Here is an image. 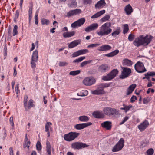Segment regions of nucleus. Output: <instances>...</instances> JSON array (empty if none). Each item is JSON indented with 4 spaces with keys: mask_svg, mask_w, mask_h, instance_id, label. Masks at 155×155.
Returning a JSON list of instances; mask_svg holds the SVG:
<instances>
[{
    "mask_svg": "<svg viewBox=\"0 0 155 155\" xmlns=\"http://www.w3.org/2000/svg\"><path fill=\"white\" fill-rule=\"evenodd\" d=\"M152 39L151 36L147 35L144 36L143 35H141L135 39L133 42V44L137 47L142 45L146 46L150 43Z\"/></svg>",
    "mask_w": 155,
    "mask_h": 155,
    "instance_id": "1",
    "label": "nucleus"
},
{
    "mask_svg": "<svg viewBox=\"0 0 155 155\" xmlns=\"http://www.w3.org/2000/svg\"><path fill=\"white\" fill-rule=\"evenodd\" d=\"M111 25L110 22L104 24L100 27L99 30L96 32V33L101 37L110 34L112 31V29L110 28Z\"/></svg>",
    "mask_w": 155,
    "mask_h": 155,
    "instance_id": "2",
    "label": "nucleus"
},
{
    "mask_svg": "<svg viewBox=\"0 0 155 155\" xmlns=\"http://www.w3.org/2000/svg\"><path fill=\"white\" fill-rule=\"evenodd\" d=\"M80 134L79 133L71 132L65 134L64 136V138L66 141L70 142L74 140L78 137Z\"/></svg>",
    "mask_w": 155,
    "mask_h": 155,
    "instance_id": "3",
    "label": "nucleus"
},
{
    "mask_svg": "<svg viewBox=\"0 0 155 155\" xmlns=\"http://www.w3.org/2000/svg\"><path fill=\"white\" fill-rule=\"evenodd\" d=\"M103 111L104 114L109 116H114L119 113L118 111L117 110L110 107H104Z\"/></svg>",
    "mask_w": 155,
    "mask_h": 155,
    "instance_id": "4",
    "label": "nucleus"
},
{
    "mask_svg": "<svg viewBox=\"0 0 155 155\" xmlns=\"http://www.w3.org/2000/svg\"><path fill=\"white\" fill-rule=\"evenodd\" d=\"M106 84H101L98 86L97 89L94 91H92L91 93L93 94L100 95L104 94L105 93L103 89L104 88L108 87Z\"/></svg>",
    "mask_w": 155,
    "mask_h": 155,
    "instance_id": "5",
    "label": "nucleus"
},
{
    "mask_svg": "<svg viewBox=\"0 0 155 155\" xmlns=\"http://www.w3.org/2000/svg\"><path fill=\"white\" fill-rule=\"evenodd\" d=\"M118 73L117 69H114L107 75L103 76L102 79L104 81H110L115 77Z\"/></svg>",
    "mask_w": 155,
    "mask_h": 155,
    "instance_id": "6",
    "label": "nucleus"
},
{
    "mask_svg": "<svg viewBox=\"0 0 155 155\" xmlns=\"http://www.w3.org/2000/svg\"><path fill=\"white\" fill-rule=\"evenodd\" d=\"M124 140L123 138H121L118 143L113 147L112 149L113 152H117L122 149L124 146Z\"/></svg>",
    "mask_w": 155,
    "mask_h": 155,
    "instance_id": "7",
    "label": "nucleus"
},
{
    "mask_svg": "<svg viewBox=\"0 0 155 155\" xmlns=\"http://www.w3.org/2000/svg\"><path fill=\"white\" fill-rule=\"evenodd\" d=\"M134 68L136 71L139 73H143L146 71L143 63L139 61L135 65Z\"/></svg>",
    "mask_w": 155,
    "mask_h": 155,
    "instance_id": "8",
    "label": "nucleus"
},
{
    "mask_svg": "<svg viewBox=\"0 0 155 155\" xmlns=\"http://www.w3.org/2000/svg\"><path fill=\"white\" fill-rule=\"evenodd\" d=\"M96 80L94 78L92 77H88L86 78L83 81V84L86 86H91L94 84Z\"/></svg>",
    "mask_w": 155,
    "mask_h": 155,
    "instance_id": "9",
    "label": "nucleus"
},
{
    "mask_svg": "<svg viewBox=\"0 0 155 155\" xmlns=\"http://www.w3.org/2000/svg\"><path fill=\"white\" fill-rule=\"evenodd\" d=\"M28 98V97L27 95H25L23 101L24 106L26 110H27L28 107L29 109L34 106V105L33 104V101L32 99H30L29 100L28 106H27Z\"/></svg>",
    "mask_w": 155,
    "mask_h": 155,
    "instance_id": "10",
    "label": "nucleus"
},
{
    "mask_svg": "<svg viewBox=\"0 0 155 155\" xmlns=\"http://www.w3.org/2000/svg\"><path fill=\"white\" fill-rule=\"evenodd\" d=\"M88 145L82 142H76L72 143L71 146L74 149H80L88 147Z\"/></svg>",
    "mask_w": 155,
    "mask_h": 155,
    "instance_id": "11",
    "label": "nucleus"
},
{
    "mask_svg": "<svg viewBox=\"0 0 155 155\" xmlns=\"http://www.w3.org/2000/svg\"><path fill=\"white\" fill-rule=\"evenodd\" d=\"M85 19L84 18H81L75 21L71 24V27L73 28L80 27L85 22Z\"/></svg>",
    "mask_w": 155,
    "mask_h": 155,
    "instance_id": "12",
    "label": "nucleus"
},
{
    "mask_svg": "<svg viewBox=\"0 0 155 155\" xmlns=\"http://www.w3.org/2000/svg\"><path fill=\"white\" fill-rule=\"evenodd\" d=\"M52 123L50 122H47L45 126V131L47 132V137H49L50 136V133L53 132V129L51 126Z\"/></svg>",
    "mask_w": 155,
    "mask_h": 155,
    "instance_id": "13",
    "label": "nucleus"
},
{
    "mask_svg": "<svg viewBox=\"0 0 155 155\" xmlns=\"http://www.w3.org/2000/svg\"><path fill=\"white\" fill-rule=\"evenodd\" d=\"M92 123L91 122L77 124L74 126V128L78 130L83 129L91 125Z\"/></svg>",
    "mask_w": 155,
    "mask_h": 155,
    "instance_id": "14",
    "label": "nucleus"
},
{
    "mask_svg": "<svg viewBox=\"0 0 155 155\" xmlns=\"http://www.w3.org/2000/svg\"><path fill=\"white\" fill-rule=\"evenodd\" d=\"M131 73V70L129 68H123L122 72L120 78L124 79L128 77L129 74Z\"/></svg>",
    "mask_w": 155,
    "mask_h": 155,
    "instance_id": "15",
    "label": "nucleus"
},
{
    "mask_svg": "<svg viewBox=\"0 0 155 155\" xmlns=\"http://www.w3.org/2000/svg\"><path fill=\"white\" fill-rule=\"evenodd\" d=\"M149 125L148 121L147 120H145L138 125L137 127L140 131H143L148 127Z\"/></svg>",
    "mask_w": 155,
    "mask_h": 155,
    "instance_id": "16",
    "label": "nucleus"
},
{
    "mask_svg": "<svg viewBox=\"0 0 155 155\" xmlns=\"http://www.w3.org/2000/svg\"><path fill=\"white\" fill-rule=\"evenodd\" d=\"M81 12V10L80 9H77L71 10L68 12L66 15L67 17H70L72 16L79 14Z\"/></svg>",
    "mask_w": 155,
    "mask_h": 155,
    "instance_id": "17",
    "label": "nucleus"
},
{
    "mask_svg": "<svg viewBox=\"0 0 155 155\" xmlns=\"http://www.w3.org/2000/svg\"><path fill=\"white\" fill-rule=\"evenodd\" d=\"M109 68V67L107 64H104L100 65L98 68V70L101 72L104 73L108 71Z\"/></svg>",
    "mask_w": 155,
    "mask_h": 155,
    "instance_id": "18",
    "label": "nucleus"
},
{
    "mask_svg": "<svg viewBox=\"0 0 155 155\" xmlns=\"http://www.w3.org/2000/svg\"><path fill=\"white\" fill-rule=\"evenodd\" d=\"M101 126L107 130H110L112 127V123L110 121H105L101 124Z\"/></svg>",
    "mask_w": 155,
    "mask_h": 155,
    "instance_id": "19",
    "label": "nucleus"
},
{
    "mask_svg": "<svg viewBox=\"0 0 155 155\" xmlns=\"http://www.w3.org/2000/svg\"><path fill=\"white\" fill-rule=\"evenodd\" d=\"M111 47L107 45H103L97 48V50L99 51H106L111 49Z\"/></svg>",
    "mask_w": 155,
    "mask_h": 155,
    "instance_id": "20",
    "label": "nucleus"
},
{
    "mask_svg": "<svg viewBox=\"0 0 155 155\" xmlns=\"http://www.w3.org/2000/svg\"><path fill=\"white\" fill-rule=\"evenodd\" d=\"M106 4L104 0H100L95 5V6L96 8L101 9L105 6Z\"/></svg>",
    "mask_w": 155,
    "mask_h": 155,
    "instance_id": "21",
    "label": "nucleus"
},
{
    "mask_svg": "<svg viewBox=\"0 0 155 155\" xmlns=\"http://www.w3.org/2000/svg\"><path fill=\"white\" fill-rule=\"evenodd\" d=\"M92 115L97 118H102L104 117V115L103 113L97 111L93 112L92 113Z\"/></svg>",
    "mask_w": 155,
    "mask_h": 155,
    "instance_id": "22",
    "label": "nucleus"
},
{
    "mask_svg": "<svg viewBox=\"0 0 155 155\" xmlns=\"http://www.w3.org/2000/svg\"><path fill=\"white\" fill-rule=\"evenodd\" d=\"M80 42L81 41L80 40H74L68 44V47L70 48H72L78 45Z\"/></svg>",
    "mask_w": 155,
    "mask_h": 155,
    "instance_id": "23",
    "label": "nucleus"
},
{
    "mask_svg": "<svg viewBox=\"0 0 155 155\" xmlns=\"http://www.w3.org/2000/svg\"><path fill=\"white\" fill-rule=\"evenodd\" d=\"M105 12V11L104 10H101L96 14H94L92 16H91V18L92 19H94V18H98V17H100L103 14H104Z\"/></svg>",
    "mask_w": 155,
    "mask_h": 155,
    "instance_id": "24",
    "label": "nucleus"
},
{
    "mask_svg": "<svg viewBox=\"0 0 155 155\" xmlns=\"http://www.w3.org/2000/svg\"><path fill=\"white\" fill-rule=\"evenodd\" d=\"M125 11L126 14L128 15L130 14L133 11L132 7L130 4H128L126 6Z\"/></svg>",
    "mask_w": 155,
    "mask_h": 155,
    "instance_id": "25",
    "label": "nucleus"
},
{
    "mask_svg": "<svg viewBox=\"0 0 155 155\" xmlns=\"http://www.w3.org/2000/svg\"><path fill=\"white\" fill-rule=\"evenodd\" d=\"M46 145V150L47 152L49 155H51L52 148L50 143L48 141H47Z\"/></svg>",
    "mask_w": 155,
    "mask_h": 155,
    "instance_id": "26",
    "label": "nucleus"
},
{
    "mask_svg": "<svg viewBox=\"0 0 155 155\" xmlns=\"http://www.w3.org/2000/svg\"><path fill=\"white\" fill-rule=\"evenodd\" d=\"M38 51L37 50H35L34 51L33 53L31 60H32V61L37 62L38 59Z\"/></svg>",
    "mask_w": 155,
    "mask_h": 155,
    "instance_id": "27",
    "label": "nucleus"
},
{
    "mask_svg": "<svg viewBox=\"0 0 155 155\" xmlns=\"http://www.w3.org/2000/svg\"><path fill=\"white\" fill-rule=\"evenodd\" d=\"M136 87V84H134L130 85L127 89V94L129 95L133 91Z\"/></svg>",
    "mask_w": 155,
    "mask_h": 155,
    "instance_id": "28",
    "label": "nucleus"
},
{
    "mask_svg": "<svg viewBox=\"0 0 155 155\" xmlns=\"http://www.w3.org/2000/svg\"><path fill=\"white\" fill-rule=\"evenodd\" d=\"M123 64L124 65L130 66L132 65L133 62L130 60L126 58L123 60Z\"/></svg>",
    "mask_w": 155,
    "mask_h": 155,
    "instance_id": "29",
    "label": "nucleus"
},
{
    "mask_svg": "<svg viewBox=\"0 0 155 155\" xmlns=\"http://www.w3.org/2000/svg\"><path fill=\"white\" fill-rule=\"evenodd\" d=\"M119 52V51L117 50H115L114 51L111 52L108 54H105V55L108 57H112L117 54Z\"/></svg>",
    "mask_w": 155,
    "mask_h": 155,
    "instance_id": "30",
    "label": "nucleus"
},
{
    "mask_svg": "<svg viewBox=\"0 0 155 155\" xmlns=\"http://www.w3.org/2000/svg\"><path fill=\"white\" fill-rule=\"evenodd\" d=\"M75 34V32L74 31L70 32H66L63 34V35L64 38H67L71 37Z\"/></svg>",
    "mask_w": 155,
    "mask_h": 155,
    "instance_id": "31",
    "label": "nucleus"
},
{
    "mask_svg": "<svg viewBox=\"0 0 155 155\" xmlns=\"http://www.w3.org/2000/svg\"><path fill=\"white\" fill-rule=\"evenodd\" d=\"M123 106L124 107L120 108V109L121 110H124L125 113H127L130 108L132 107V105H129L128 106H126L124 104H123Z\"/></svg>",
    "mask_w": 155,
    "mask_h": 155,
    "instance_id": "32",
    "label": "nucleus"
},
{
    "mask_svg": "<svg viewBox=\"0 0 155 155\" xmlns=\"http://www.w3.org/2000/svg\"><path fill=\"white\" fill-rule=\"evenodd\" d=\"M88 92L87 90H83L81 91L80 93H78L77 95L80 96H85L87 95Z\"/></svg>",
    "mask_w": 155,
    "mask_h": 155,
    "instance_id": "33",
    "label": "nucleus"
},
{
    "mask_svg": "<svg viewBox=\"0 0 155 155\" xmlns=\"http://www.w3.org/2000/svg\"><path fill=\"white\" fill-rule=\"evenodd\" d=\"M145 77L143 78V79L146 78L149 80L150 79L149 76L155 75V72H148L147 73L145 74Z\"/></svg>",
    "mask_w": 155,
    "mask_h": 155,
    "instance_id": "34",
    "label": "nucleus"
},
{
    "mask_svg": "<svg viewBox=\"0 0 155 155\" xmlns=\"http://www.w3.org/2000/svg\"><path fill=\"white\" fill-rule=\"evenodd\" d=\"M79 120L81 122H87L89 120V118L86 116H81L79 117Z\"/></svg>",
    "mask_w": 155,
    "mask_h": 155,
    "instance_id": "35",
    "label": "nucleus"
},
{
    "mask_svg": "<svg viewBox=\"0 0 155 155\" xmlns=\"http://www.w3.org/2000/svg\"><path fill=\"white\" fill-rule=\"evenodd\" d=\"M77 4L75 1V0H72L70 1L68 5L69 7H76Z\"/></svg>",
    "mask_w": 155,
    "mask_h": 155,
    "instance_id": "36",
    "label": "nucleus"
},
{
    "mask_svg": "<svg viewBox=\"0 0 155 155\" xmlns=\"http://www.w3.org/2000/svg\"><path fill=\"white\" fill-rule=\"evenodd\" d=\"M41 22L42 25H48L50 22L48 20L43 18L41 19Z\"/></svg>",
    "mask_w": 155,
    "mask_h": 155,
    "instance_id": "37",
    "label": "nucleus"
},
{
    "mask_svg": "<svg viewBox=\"0 0 155 155\" xmlns=\"http://www.w3.org/2000/svg\"><path fill=\"white\" fill-rule=\"evenodd\" d=\"M80 72L81 71L80 70L71 71L70 72L69 74L72 76H75L78 74L80 73Z\"/></svg>",
    "mask_w": 155,
    "mask_h": 155,
    "instance_id": "38",
    "label": "nucleus"
},
{
    "mask_svg": "<svg viewBox=\"0 0 155 155\" xmlns=\"http://www.w3.org/2000/svg\"><path fill=\"white\" fill-rule=\"evenodd\" d=\"M120 32V28L118 27L112 33L111 35L112 36H114L115 35H118L119 34Z\"/></svg>",
    "mask_w": 155,
    "mask_h": 155,
    "instance_id": "39",
    "label": "nucleus"
},
{
    "mask_svg": "<svg viewBox=\"0 0 155 155\" xmlns=\"http://www.w3.org/2000/svg\"><path fill=\"white\" fill-rule=\"evenodd\" d=\"M85 58V56L81 57L73 61V63H79Z\"/></svg>",
    "mask_w": 155,
    "mask_h": 155,
    "instance_id": "40",
    "label": "nucleus"
},
{
    "mask_svg": "<svg viewBox=\"0 0 155 155\" xmlns=\"http://www.w3.org/2000/svg\"><path fill=\"white\" fill-rule=\"evenodd\" d=\"M129 30L128 25L127 24H125L124 25L123 33L124 34L127 33Z\"/></svg>",
    "mask_w": 155,
    "mask_h": 155,
    "instance_id": "41",
    "label": "nucleus"
},
{
    "mask_svg": "<svg viewBox=\"0 0 155 155\" xmlns=\"http://www.w3.org/2000/svg\"><path fill=\"white\" fill-rule=\"evenodd\" d=\"M110 17V16L109 15H105L101 19V21L102 22L106 21L108 20Z\"/></svg>",
    "mask_w": 155,
    "mask_h": 155,
    "instance_id": "42",
    "label": "nucleus"
},
{
    "mask_svg": "<svg viewBox=\"0 0 155 155\" xmlns=\"http://www.w3.org/2000/svg\"><path fill=\"white\" fill-rule=\"evenodd\" d=\"M33 8L32 6L30 7L28 11L29 20L30 21L32 18V10Z\"/></svg>",
    "mask_w": 155,
    "mask_h": 155,
    "instance_id": "43",
    "label": "nucleus"
},
{
    "mask_svg": "<svg viewBox=\"0 0 155 155\" xmlns=\"http://www.w3.org/2000/svg\"><path fill=\"white\" fill-rule=\"evenodd\" d=\"M92 62V60H88L87 61H84L81 63L80 67H83L86 65L88 64L91 63Z\"/></svg>",
    "mask_w": 155,
    "mask_h": 155,
    "instance_id": "44",
    "label": "nucleus"
},
{
    "mask_svg": "<svg viewBox=\"0 0 155 155\" xmlns=\"http://www.w3.org/2000/svg\"><path fill=\"white\" fill-rule=\"evenodd\" d=\"M18 26L17 25H14L13 31V36H15V35H16L18 34V31H17V29H18Z\"/></svg>",
    "mask_w": 155,
    "mask_h": 155,
    "instance_id": "45",
    "label": "nucleus"
},
{
    "mask_svg": "<svg viewBox=\"0 0 155 155\" xmlns=\"http://www.w3.org/2000/svg\"><path fill=\"white\" fill-rule=\"evenodd\" d=\"M80 55L84 54L89 52V50L87 49H83L79 50Z\"/></svg>",
    "mask_w": 155,
    "mask_h": 155,
    "instance_id": "46",
    "label": "nucleus"
},
{
    "mask_svg": "<svg viewBox=\"0 0 155 155\" xmlns=\"http://www.w3.org/2000/svg\"><path fill=\"white\" fill-rule=\"evenodd\" d=\"M91 29L92 30L96 29L98 27V24L97 23H93L90 25Z\"/></svg>",
    "mask_w": 155,
    "mask_h": 155,
    "instance_id": "47",
    "label": "nucleus"
},
{
    "mask_svg": "<svg viewBox=\"0 0 155 155\" xmlns=\"http://www.w3.org/2000/svg\"><path fill=\"white\" fill-rule=\"evenodd\" d=\"M36 147L38 151H40L41 150L42 147L40 142L38 141L37 142L36 145Z\"/></svg>",
    "mask_w": 155,
    "mask_h": 155,
    "instance_id": "48",
    "label": "nucleus"
},
{
    "mask_svg": "<svg viewBox=\"0 0 155 155\" xmlns=\"http://www.w3.org/2000/svg\"><path fill=\"white\" fill-rule=\"evenodd\" d=\"M100 45V44L96 43V44H92L89 45L87 46L88 48H93L94 47H96Z\"/></svg>",
    "mask_w": 155,
    "mask_h": 155,
    "instance_id": "49",
    "label": "nucleus"
},
{
    "mask_svg": "<svg viewBox=\"0 0 155 155\" xmlns=\"http://www.w3.org/2000/svg\"><path fill=\"white\" fill-rule=\"evenodd\" d=\"M147 153L148 155H152L154 153V150L152 148L149 149L147 150Z\"/></svg>",
    "mask_w": 155,
    "mask_h": 155,
    "instance_id": "50",
    "label": "nucleus"
},
{
    "mask_svg": "<svg viewBox=\"0 0 155 155\" xmlns=\"http://www.w3.org/2000/svg\"><path fill=\"white\" fill-rule=\"evenodd\" d=\"M9 122L10 125L12 126V129H14V123L13 122V117H11L9 119Z\"/></svg>",
    "mask_w": 155,
    "mask_h": 155,
    "instance_id": "51",
    "label": "nucleus"
},
{
    "mask_svg": "<svg viewBox=\"0 0 155 155\" xmlns=\"http://www.w3.org/2000/svg\"><path fill=\"white\" fill-rule=\"evenodd\" d=\"M80 55L79 50L77 51L74 52L72 54V57H75Z\"/></svg>",
    "mask_w": 155,
    "mask_h": 155,
    "instance_id": "52",
    "label": "nucleus"
},
{
    "mask_svg": "<svg viewBox=\"0 0 155 155\" xmlns=\"http://www.w3.org/2000/svg\"><path fill=\"white\" fill-rule=\"evenodd\" d=\"M135 37L134 35L133 34H130L128 37V39L130 41H132Z\"/></svg>",
    "mask_w": 155,
    "mask_h": 155,
    "instance_id": "53",
    "label": "nucleus"
},
{
    "mask_svg": "<svg viewBox=\"0 0 155 155\" xmlns=\"http://www.w3.org/2000/svg\"><path fill=\"white\" fill-rule=\"evenodd\" d=\"M30 144V142H25V143L23 144V147L24 148L27 147L28 149L29 148V145Z\"/></svg>",
    "mask_w": 155,
    "mask_h": 155,
    "instance_id": "54",
    "label": "nucleus"
},
{
    "mask_svg": "<svg viewBox=\"0 0 155 155\" xmlns=\"http://www.w3.org/2000/svg\"><path fill=\"white\" fill-rule=\"evenodd\" d=\"M68 64V63L67 62L62 61L60 62L59 63V65L60 66H64Z\"/></svg>",
    "mask_w": 155,
    "mask_h": 155,
    "instance_id": "55",
    "label": "nucleus"
},
{
    "mask_svg": "<svg viewBox=\"0 0 155 155\" xmlns=\"http://www.w3.org/2000/svg\"><path fill=\"white\" fill-rule=\"evenodd\" d=\"M36 62L35 61H32L31 60V66L32 68L35 69L36 67V64L35 63Z\"/></svg>",
    "mask_w": 155,
    "mask_h": 155,
    "instance_id": "56",
    "label": "nucleus"
},
{
    "mask_svg": "<svg viewBox=\"0 0 155 155\" xmlns=\"http://www.w3.org/2000/svg\"><path fill=\"white\" fill-rule=\"evenodd\" d=\"M35 24L36 25H37L38 23V16L37 14H36L35 15Z\"/></svg>",
    "mask_w": 155,
    "mask_h": 155,
    "instance_id": "57",
    "label": "nucleus"
},
{
    "mask_svg": "<svg viewBox=\"0 0 155 155\" xmlns=\"http://www.w3.org/2000/svg\"><path fill=\"white\" fill-rule=\"evenodd\" d=\"M129 119V117L127 116L125 117L122 121L120 123V125H122L126 121Z\"/></svg>",
    "mask_w": 155,
    "mask_h": 155,
    "instance_id": "58",
    "label": "nucleus"
},
{
    "mask_svg": "<svg viewBox=\"0 0 155 155\" xmlns=\"http://www.w3.org/2000/svg\"><path fill=\"white\" fill-rule=\"evenodd\" d=\"M19 15V11L18 10L16 11V13L14 19H16L18 18Z\"/></svg>",
    "mask_w": 155,
    "mask_h": 155,
    "instance_id": "59",
    "label": "nucleus"
},
{
    "mask_svg": "<svg viewBox=\"0 0 155 155\" xmlns=\"http://www.w3.org/2000/svg\"><path fill=\"white\" fill-rule=\"evenodd\" d=\"M92 0H83V2L84 4H90L92 2Z\"/></svg>",
    "mask_w": 155,
    "mask_h": 155,
    "instance_id": "60",
    "label": "nucleus"
},
{
    "mask_svg": "<svg viewBox=\"0 0 155 155\" xmlns=\"http://www.w3.org/2000/svg\"><path fill=\"white\" fill-rule=\"evenodd\" d=\"M19 84H18L16 85V86L15 88V92H16V93L17 94H18L19 91Z\"/></svg>",
    "mask_w": 155,
    "mask_h": 155,
    "instance_id": "61",
    "label": "nucleus"
},
{
    "mask_svg": "<svg viewBox=\"0 0 155 155\" xmlns=\"http://www.w3.org/2000/svg\"><path fill=\"white\" fill-rule=\"evenodd\" d=\"M136 99L137 98L136 96H133L131 98L130 101L131 103H133Z\"/></svg>",
    "mask_w": 155,
    "mask_h": 155,
    "instance_id": "62",
    "label": "nucleus"
},
{
    "mask_svg": "<svg viewBox=\"0 0 155 155\" xmlns=\"http://www.w3.org/2000/svg\"><path fill=\"white\" fill-rule=\"evenodd\" d=\"M92 30L90 26L87 27L85 29V31L87 32H89Z\"/></svg>",
    "mask_w": 155,
    "mask_h": 155,
    "instance_id": "63",
    "label": "nucleus"
},
{
    "mask_svg": "<svg viewBox=\"0 0 155 155\" xmlns=\"http://www.w3.org/2000/svg\"><path fill=\"white\" fill-rule=\"evenodd\" d=\"M150 101V100L148 98H144L143 99V103L144 104H147L148 103L149 101Z\"/></svg>",
    "mask_w": 155,
    "mask_h": 155,
    "instance_id": "64",
    "label": "nucleus"
}]
</instances>
